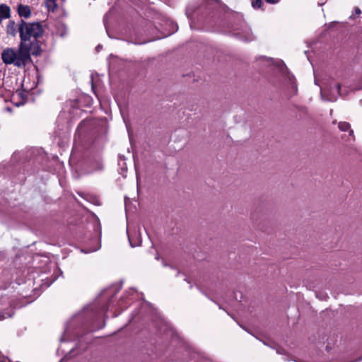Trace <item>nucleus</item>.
Instances as JSON below:
<instances>
[{"label":"nucleus","mask_w":362,"mask_h":362,"mask_svg":"<svg viewBox=\"0 0 362 362\" xmlns=\"http://www.w3.org/2000/svg\"><path fill=\"white\" fill-rule=\"evenodd\" d=\"M21 41L17 49L6 48L1 52V59L6 64H13L18 68L25 67L32 62L31 55L38 56L42 49L38 38L43 33L42 25L37 22L21 20L18 25Z\"/></svg>","instance_id":"obj_1"},{"label":"nucleus","mask_w":362,"mask_h":362,"mask_svg":"<svg viewBox=\"0 0 362 362\" xmlns=\"http://www.w3.org/2000/svg\"><path fill=\"white\" fill-rule=\"evenodd\" d=\"M341 85L337 83L333 88H321V97L327 101H334L340 94Z\"/></svg>","instance_id":"obj_2"},{"label":"nucleus","mask_w":362,"mask_h":362,"mask_svg":"<svg viewBox=\"0 0 362 362\" xmlns=\"http://www.w3.org/2000/svg\"><path fill=\"white\" fill-rule=\"evenodd\" d=\"M17 11L21 17L28 18L31 15L30 7L28 5L18 4L17 7Z\"/></svg>","instance_id":"obj_3"},{"label":"nucleus","mask_w":362,"mask_h":362,"mask_svg":"<svg viewBox=\"0 0 362 362\" xmlns=\"http://www.w3.org/2000/svg\"><path fill=\"white\" fill-rule=\"evenodd\" d=\"M10 8L8 6L5 4L0 5V18H8L10 17Z\"/></svg>","instance_id":"obj_4"},{"label":"nucleus","mask_w":362,"mask_h":362,"mask_svg":"<svg viewBox=\"0 0 362 362\" xmlns=\"http://www.w3.org/2000/svg\"><path fill=\"white\" fill-rule=\"evenodd\" d=\"M338 127L341 131L349 132V136H354V131L351 129V125L346 122H340L338 124Z\"/></svg>","instance_id":"obj_5"},{"label":"nucleus","mask_w":362,"mask_h":362,"mask_svg":"<svg viewBox=\"0 0 362 362\" xmlns=\"http://www.w3.org/2000/svg\"><path fill=\"white\" fill-rule=\"evenodd\" d=\"M264 5L262 0H255L252 1V6L254 8H261Z\"/></svg>","instance_id":"obj_6"},{"label":"nucleus","mask_w":362,"mask_h":362,"mask_svg":"<svg viewBox=\"0 0 362 362\" xmlns=\"http://www.w3.org/2000/svg\"><path fill=\"white\" fill-rule=\"evenodd\" d=\"M11 24V28L10 25H8V33L9 34H11V35L15 36V35L16 33V30L14 28V22H12Z\"/></svg>","instance_id":"obj_7"},{"label":"nucleus","mask_w":362,"mask_h":362,"mask_svg":"<svg viewBox=\"0 0 362 362\" xmlns=\"http://www.w3.org/2000/svg\"><path fill=\"white\" fill-rule=\"evenodd\" d=\"M129 243H130V244H131V245H132V247H134V246H136V245H139L141 244V238H138V241H137V243H133V242H132V236H131V235H129Z\"/></svg>","instance_id":"obj_8"},{"label":"nucleus","mask_w":362,"mask_h":362,"mask_svg":"<svg viewBox=\"0 0 362 362\" xmlns=\"http://www.w3.org/2000/svg\"><path fill=\"white\" fill-rule=\"evenodd\" d=\"M266 2H267L268 4H277L279 0H265Z\"/></svg>","instance_id":"obj_9"},{"label":"nucleus","mask_w":362,"mask_h":362,"mask_svg":"<svg viewBox=\"0 0 362 362\" xmlns=\"http://www.w3.org/2000/svg\"><path fill=\"white\" fill-rule=\"evenodd\" d=\"M11 316H12L11 314H8V316H5L4 314H0V320H3L6 319V317H11Z\"/></svg>","instance_id":"obj_10"},{"label":"nucleus","mask_w":362,"mask_h":362,"mask_svg":"<svg viewBox=\"0 0 362 362\" xmlns=\"http://www.w3.org/2000/svg\"><path fill=\"white\" fill-rule=\"evenodd\" d=\"M354 11H355L356 16L360 15L361 13V9L358 7L355 8Z\"/></svg>","instance_id":"obj_11"},{"label":"nucleus","mask_w":362,"mask_h":362,"mask_svg":"<svg viewBox=\"0 0 362 362\" xmlns=\"http://www.w3.org/2000/svg\"><path fill=\"white\" fill-rule=\"evenodd\" d=\"M252 39L253 38L251 36H247V37H246L245 40L246 41H250V40H252Z\"/></svg>","instance_id":"obj_12"},{"label":"nucleus","mask_w":362,"mask_h":362,"mask_svg":"<svg viewBox=\"0 0 362 362\" xmlns=\"http://www.w3.org/2000/svg\"><path fill=\"white\" fill-rule=\"evenodd\" d=\"M102 168H103L102 164L99 163L98 164V169H101Z\"/></svg>","instance_id":"obj_13"},{"label":"nucleus","mask_w":362,"mask_h":362,"mask_svg":"<svg viewBox=\"0 0 362 362\" xmlns=\"http://www.w3.org/2000/svg\"><path fill=\"white\" fill-rule=\"evenodd\" d=\"M48 2L51 3V4H54V1L53 0H49Z\"/></svg>","instance_id":"obj_14"},{"label":"nucleus","mask_w":362,"mask_h":362,"mask_svg":"<svg viewBox=\"0 0 362 362\" xmlns=\"http://www.w3.org/2000/svg\"><path fill=\"white\" fill-rule=\"evenodd\" d=\"M97 49H100V45H98Z\"/></svg>","instance_id":"obj_15"},{"label":"nucleus","mask_w":362,"mask_h":362,"mask_svg":"<svg viewBox=\"0 0 362 362\" xmlns=\"http://www.w3.org/2000/svg\"><path fill=\"white\" fill-rule=\"evenodd\" d=\"M97 49H100V45H98Z\"/></svg>","instance_id":"obj_16"},{"label":"nucleus","mask_w":362,"mask_h":362,"mask_svg":"<svg viewBox=\"0 0 362 362\" xmlns=\"http://www.w3.org/2000/svg\"><path fill=\"white\" fill-rule=\"evenodd\" d=\"M170 269H173L174 268L172 266H169Z\"/></svg>","instance_id":"obj_17"},{"label":"nucleus","mask_w":362,"mask_h":362,"mask_svg":"<svg viewBox=\"0 0 362 362\" xmlns=\"http://www.w3.org/2000/svg\"><path fill=\"white\" fill-rule=\"evenodd\" d=\"M355 18V17H354V16H350V18Z\"/></svg>","instance_id":"obj_18"}]
</instances>
